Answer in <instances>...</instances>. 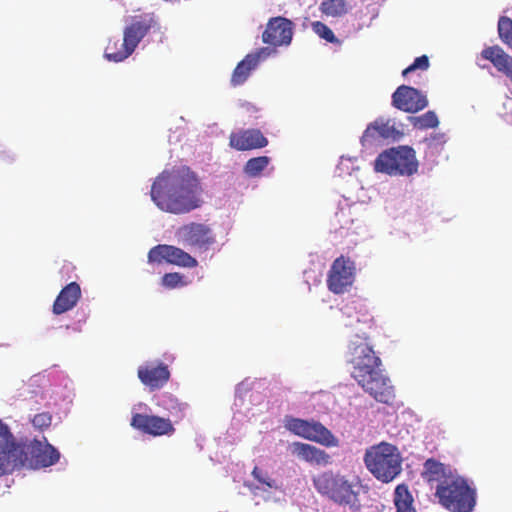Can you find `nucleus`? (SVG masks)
<instances>
[{"instance_id":"nucleus-13","label":"nucleus","mask_w":512,"mask_h":512,"mask_svg":"<svg viewBox=\"0 0 512 512\" xmlns=\"http://www.w3.org/2000/svg\"><path fill=\"white\" fill-rule=\"evenodd\" d=\"M295 24L288 18H270L262 32V42L273 47L289 46L294 35Z\"/></svg>"},{"instance_id":"nucleus-23","label":"nucleus","mask_w":512,"mask_h":512,"mask_svg":"<svg viewBox=\"0 0 512 512\" xmlns=\"http://www.w3.org/2000/svg\"><path fill=\"white\" fill-rule=\"evenodd\" d=\"M395 133H398L396 128L390 125L388 121L385 122L383 119H376L365 129L361 137V142L365 145L366 143H372L380 138L387 139L394 137Z\"/></svg>"},{"instance_id":"nucleus-26","label":"nucleus","mask_w":512,"mask_h":512,"mask_svg":"<svg viewBox=\"0 0 512 512\" xmlns=\"http://www.w3.org/2000/svg\"><path fill=\"white\" fill-rule=\"evenodd\" d=\"M423 466L424 470L422 472V476L429 483L439 482L440 484L444 480L451 479L448 477V473L450 472L448 468L434 458L427 459Z\"/></svg>"},{"instance_id":"nucleus-1","label":"nucleus","mask_w":512,"mask_h":512,"mask_svg":"<svg viewBox=\"0 0 512 512\" xmlns=\"http://www.w3.org/2000/svg\"><path fill=\"white\" fill-rule=\"evenodd\" d=\"M202 186L188 167L165 170L154 180L150 195L155 205L171 214H186L199 208Z\"/></svg>"},{"instance_id":"nucleus-37","label":"nucleus","mask_w":512,"mask_h":512,"mask_svg":"<svg viewBox=\"0 0 512 512\" xmlns=\"http://www.w3.org/2000/svg\"><path fill=\"white\" fill-rule=\"evenodd\" d=\"M366 321L370 322V323H371V326H373V325H374V323H375V322H374L373 317H371V316H370V317H369V319H367Z\"/></svg>"},{"instance_id":"nucleus-10","label":"nucleus","mask_w":512,"mask_h":512,"mask_svg":"<svg viewBox=\"0 0 512 512\" xmlns=\"http://www.w3.org/2000/svg\"><path fill=\"white\" fill-rule=\"evenodd\" d=\"M285 427L297 436L325 446H335L337 444V439L330 430L316 421L290 417L286 419Z\"/></svg>"},{"instance_id":"nucleus-31","label":"nucleus","mask_w":512,"mask_h":512,"mask_svg":"<svg viewBox=\"0 0 512 512\" xmlns=\"http://www.w3.org/2000/svg\"><path fill=\"white\" fill-rule=\"evenodd\" d=\"M312 30L320 38L326 40L329 43L340 44V40L334 35L333 31L323 22L314 21L311 24Z\"/></svg>"},{"instance_id":"nucleus-29","label":"nucleus","mask_w":512,"mask_h":512,"mask_svg":"<svg viewBox=\"0 0 512 512\" xmlns=\"http://www.w3.org/2000/svg\"><path fill=\"white\" fill-rule=\"evenodd\" d=\"M270 163L268 156H258L249 159L244 165V173L249 177H258Z\"/></svg>"},{"instance_id":"nucleus-15","label":"nucleus","mask_w":512,"mask_h":512,"mask_svg":"<svg viewBox=\"0 0 512 512\" xmlns=\"http://www.w3.org/2000/svg\"><path fill=\"white\" fill-rule=\"evenodd\" d=\"M148 261L150 263L166 262L172 265L195 268L198 261L183 249L167 244L154 246L148 252Z\"/></svg>"},{"instance_id":"nucleus-22","label":"nucleus","mask_w":512,"mask_h":512,"mask_svg":"<svg viewBox=\"0 0 512 512\" xmlns=\"http://www.w3.org/2000/svg\"><path fill=\"white\" fill-rule=\"evenodd\" d=\"M291 452L297 458L311 464L327 465L331 462V457L328 453L307 443H292Z\"/></svg>"},{"instance_id":"nucleus-17","label":"nucleus","mask_w":512,"mask_h":512,"mask_svg":"<svg viewBox=\"0 0 512 512\" xmlns=\"http://www.w3.org/2000/svg\"><path fill=\"white\" fill-rule=\"evenodd\" d=\"M392 105L400 111L414 114L428 106V99L418 89L400 85L392 94Z\"/></svg>"},{"instance_id":"nucleus-18","label":"nucleus","mask_w":512,"mask_h":512,"mask_svg":"<svg viewBox=\"0 0 512 512\" xmlns=\"http://www.w3.org/2000/svg\"><path fill=\"white\" fill-rule=\"evenodd\" d=\"M137 376L151 391L163 388L170 379V370L163 362H148L138 367Z\"/></svg>"},{"instance_id":"nucleus-38","label":"nucleus","mask_w":512,"mask_h":512,"mask_svg":"<svg viewBox=\"0 0 512 512\" xmlns=\"http://www.w3.org/2000/svg\"><path fill=\"white\" fill-rule=\"evenodd\" d=\"M479 67H480L481 69H485L487 66H486V65H480V64H479Z\"/></svg>"},{"instance_id":"nucleus-19","label":"nucleus","mask_w":512,"mask_h":512,"mask_svg":"<svg viewBox=\"0 0 512 512\" xmlns=\"http://www.w3.org/2000/svg\"><path fill=\"white\" fill-rule=\"evenodd\" d=\"M271 50L267 47L260 48L253 53L247 54L242 59L231 75V85L236 87L245 83L251 72L257 68L259 63L270 55Z\"/></svg>"},{"instance_id":"nucleus-24","label":"nucleus","mask_w":512,"mask_h":512,"mask_svg":"<svg viewBox=\"0 0 512 512\" xmlns=\"http://www.w3.org/2000/svg\"><path fill=\"white\" fill-rule=\"evenodd\" d=\"M134 51L133 46L131 47L126 42L125 36H123L122 40L118 37H113L109 39L104 55L109 61L121 62L127 59Z\"/></svg>"},{"instance_id":"nucleus-28","label":"nucleus","mask_w":512,"mask_h":512,"mask_svg":"<svg viewBox=\"0 0 512 512\" xmlns=\"http://www.w3.org/2000/svg\"><path fill=\"white\" fill-rule=\"evenodd\" d=\"M319 10L327 17H342L348 12L347 2L346 0H324Z\"/></svg>"},{"instance_id":"nucleus-6","label":"nucleus","mask_w":512,"mask_h":512,"mask_svg":"<svg viewBox=\"0 0 512 512\" xmlns=\"http://www.w3.org/2000/svg\"><path fill=\"white\" fill-rule=\"evenodd\" d=\"M349 363L352 365L351 376L357 381L380 370L381 359L373 347L365 341H353L349 345Z\"/></svg>"},{"instance_id":"nucleus-27","label":"nucleus","mask_w":512,"mask_h":512,"mask_svg":"<svg viewBox=\"0 0 512 512\" xmlns=\"http://www.w3.org/2000/svg\"><path fill=\"white\" fill-rule=\"evenodd\" d=\"M396 512H416L414 499L406 484H399L394 491Z\"/></svg>"},{"instance_id":"nucleus-30","label":"nucleus","mask_w":512,"mask_h":512,"mask_svg":"<svg viewBox=\"0 0 512 512\" xmlns=\"http://www.w3.org/2000/svg\"><path fill=\"white\" fill-rule=\"evenodd\" d=\"M409 121L414 128L420 130L436 128L439 125L438 117L434 111H427L420 116H411Z\"/></svg>"},{"instance_id":"nucleus-34","label":"nucleus","mask_w":512,"mask_h":512,"mask_svg":"<svg viewBox=\"0 0 512 512\" xmlns=\"http://www.w3.org/2000/svg\"><path fill=\"white\" fill-rule=\"evenodd\" d=\"M182 284V275L180 273H166L162 277V285L166 288L173 289Z\"/></svg>"},{"instance_id":"nucleus-20","label":"nucleus","mask_w":512,"mask_h":512,"mask_svg":"<svg viewBox=\"0 0 512 512\" xmlns=\"http://www.w3.org/2000/svg\"><path fill=\"white\" fill-rule=\"evenodd\" d=\"M229 145L238 151H248L266 147L268 139L259 129H243L230 134Z\"/></svg>"},{"instance_id":"nucleus-25","label":"nucleus","mask_w":512,"mask_h":512,"mask_svg":"<svg viewBox=\"0 0 512 512\" xmlns=\"http://www.w3.org/2000/svg\"><path fill=\"white\" fill-rule=\"evenodd\" d=\"M157 405L164 409L169 416L173 417L175 422L182 420L186 415L188 405L180 402L171 393H163L157 402Z\"/></svg>"},{"instance_id":"nucleus-8","label":"nucleus","mask_w":512,"mask_h":512,"mask_svg":"<svg viewBox=\"0 0 512 512\" xmlns=\"http://www.w3.org/2000/svg\"><path fill=\"white\" fill-rule=\"evenodd\" d=\"M24 452L25 461L23 467L38 469L54 465L59 461V451L51 445L46 437L42 440L34 439L29 443L18 442Z\"/></svg>"},{"instance_id":"nucleus-36","label":"nucleus","mask_w":512,"mask_h":512,"mask_svg":"<svg viewBox=\"0 0 512 512\" xmlns=\"http://www.w3.org/2000/svg\"><path fill=\"white\" fill-rule=\"evenodd\" d=\"M426 142L428 143L429 147L437 145V144H444L446 142L445 135L441 133L432 134L429 138H426Z\"/></svg>"},{"instance_id":"nucleus-4","label":"nucleus","mask_w":512,"mask_h":512,"mask_svg":"<svg viewBox=\"0 0 512 512\" xmlns=\"http://www.w3.org/2000/svg\"><path fill=\"white\" fill-rule=\"evenodd\" d=\"M435 495L439 503L451 512H472L476 505V490L459 476L438 484Z\"/></svg>"},{"instance_id":"nucleus-16","label":"nucleus","mask_w":512,"mask_h":512,"mask_svg":"<svg viewBox=\"0 0 512 512\" xmlns=\"http://www.w3.org/2000/svg\"><path fill=\"white\" fill-rule=\"evenodd\" d=\"M130 425L134 429L154 437L170 436L175 432L174 425L169 418L157 415L134 413L131 417Z\"/></svg>"},{"instance_id":"nucleus-5","label":"nucleus","mask_w":512,"mask_h":512,"mask_svg":"<svg viewBox=\"0 0 512 512\" xmlns=\"http://www.w3.org/2000/svg\"><path fill=\"white\" fill-rule=\"evenodd\" d=\"M419 167L415 150L410 146H398L380 153L374 162L377 172L390 176H411Z\"/></svg>"},{"instance_id":"nucleus-21","label":"nucleus","mask_w":512,"mask_h":512,"mask_svg":"<svg viewBox=\"0 0 512 512\" xmlns=\"http://www.w3.org/2000/svg\"><path fill=\"white\" fill-rule=\"evenodd\" d=\"M81 298V288L77 282H71L64 286L56 297L52 312L61 315L73 309Z\"/></svg>"},{"instance_id":"nucleus-3","label":"nucleus","mask_w":512,"mask_h":512,"mask_svg":"<svg viewBox=\"0 0 512 512\" xmlns=\"http://www.w3.org/2000/svg\"><path fill=\"white\" fill-rule=\"evenodd\" d=\"M364 463L367 470L383 483L393 481L402 471V457L398 448L387 442L368 448Z\"/></svg>"},{"instance_id":"nucleus-12","label":"nucleus","mask_w":512,"mask_h":512,"mask_svg":"<svg viewBox=\"0 0 512 512\" xmlns=\"http://www.w3.org/2000/svg\"><path fill=\"white\" fill-rule=\"evenodd\" d=\"M358 385L377 402L392 405L395 400L394 386L380 369L357 380Z\"/></svg>"},{"instance_id":"nucleus-14","label":"nucleus","mask_w":512,"mask_h":512,"mask_svg":"<svg viewBox=\"0 0 512 512\" xmlns=\"http://www.w3.org/2000/svg\"><path fill=\"white\" fill-rule=\"evenodd\" d=\"M158 17L154 12H145L131 17L129 24L124 28L123 36L126 42L134 49L137 48L142 39L151 31H159Z\"/></svg>"},{"instance_id":"nucleus-7","label":"nucleus","mask_w":512,"mask_h":512,"mask_svg":"<svg viewBox=\"0 0 512 512\" xmlns=\"http://www.w3.org/2000/svg\"><path fill=\"white\" fill-rule=\"evenodd\" d=\"M25 459L9 427L0 420V477L22 468Z\"/></svg>"},{"instance_id":"nucleus-33","label":"nucleus","mask_w":512,"mask_h":512,"mask_svg":"<svg viewBox=\"0 0 512 512\" xmlns=\"http://www.w3.org/2000/svg\"><path fill=\"white\" fill-rule=\"evenodd\" d=\"M429 58L426 55H422L420 57H417L414 62L409 65L407 68H405L402 72V75L405 77L409 73L415 71V70H422L425 71L429 68Z\"/></svg>"},{"instance_id":"nucleus-32","label":"nucleus","mask_w":512,"mask_h":512,"mask_svg":"<svg viewBox=\"0 0 512 512\" xmlns=\"http://www.w3.org/2000/svg\"><path fill=\"white\" fill-rule=\"evenodd\" d=\"M31 422L34 428L43 431L51 426L52 415L49 412L38 413L32 418Z\"/></svg>"},{"instance_id":"nucleus-9","label":"nucleus","mask_w":512,"mask_h":512,"mask_svg":"<svg viewBox=\"0 0 512 512\" xmlns=\"http://www.w3.org/2000/svg\"><path fill=\"white\" fill-rule=\"evenodd\" d=\"M175 236L179 243L199 251H207L216 242L212 228L199 222H190L180 226L176 230Z\"/></svg>"},{"instance_id":"nucleus-2","label":"nucleus","mask_w":512,"mask_h":512,"mask_svg":"<svg viewBox=\"0 0 512 512\" xmlns=\"http://www.w3.org/2000/svg\"><path fill=\"white\" fill-rule=\"evenodd\" d=\"M315 491L325 500L341 507H348L352 512L362 508L359 477H349L339 471L325 470L312 476Z\"/></svg>"},{"instance_id":"nucleus-11","label":"nucleus","mask_w":512,"mask_h":512,"mask_svg":"<svg viewBox=\"0 0 512 512\" xmlns=\"http://www.w3.org/2000/svg\"><path fill=\"white\" fill-rule=\"evenodd\" d=\"M355 263L341 255L336 258L327 275V287L334 294H343L352 286L355 279Z\"/></svg>"},{"instance_id":"nucleus-35","label":"nucleus","mask_w":512,"mask_h":512,"mask_svg":"<svg viewBox=\"0 0 512 512\" xmlns=\"http://www.w3.org/2000/svg\"><path fill=\"white\" fill-rule=\"evenodd\" d=\"M252 475L261 485L266 486L267 488L275 487V481L272 480L266 472H263L257 466L254 467Z\"/></svg>"}]
</instances>
